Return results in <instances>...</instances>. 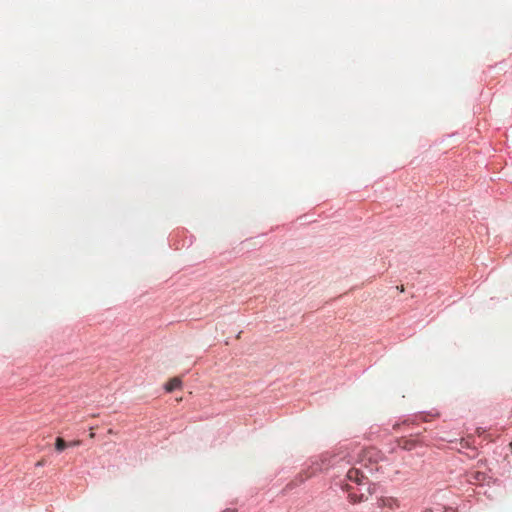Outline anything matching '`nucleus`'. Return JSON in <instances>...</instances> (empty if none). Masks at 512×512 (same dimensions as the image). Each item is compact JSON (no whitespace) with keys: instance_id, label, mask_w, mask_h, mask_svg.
I'll list each match as a JSON object with an SVG mask.
<instances>
[{"instance_id":"obj_1","label":"nucleus","mask_w":512,"mask_h":512,"mask_svg":"<svg viewBox=\"0 0 512 512\" xmlns=\"http://www.w3.org/2000/svg\"><path fill=\"white\" fill-rule=\"evenodd\" d=\"M359 467H352L348 470L346 477L350 482H354L358 485H364L368 483V474H372L373 471L377 470V465L371 463L367 465L360 462Z\"/></svg>"},{"instance_id":"obj_2","label":"nucleus","mask_w":512,"mask_h":512,"mask_svg":"<svg viewBox=\"0 0 512 512\" xmlns=\"http://www.w3.org/2000/svg\"><path fill=\"white\" fill-rule=\"evenodd\" d=\"M181 386H182L181 379L178 377H174L166 383L165 390L170 393V392L174 391L175 389L180 388Z\"/></svg>"},{"instance_id":"obj_3","label":"nucleus","mask_w":512,"mask_h":512,"mask_svg":"<svg viewBox=\"0 0 512 512\" xmlns=\"http://www.w3.org/2000/svg\"><path fill=\"white\" fill-rule=\"evenodd\" d=\"M417 444L415 439L403 438L399 441V446L405 450H412Z\"/></svg>"},{"instance_id":"obj_4","label":"nucleus","mask_w":512,"mask_h":512,"mask_svg":"<svg viewBox=\"0 0 512 512\" xmlns=\"http://www.w3.org/2000/svg\"><path fill=\"white\" fill-rule=\"evenodd\" d=\"M68 447V443L61 437H57L55 440V449L57 452H62Z\"/></svg>"},{"instance_id":"obj_5","label":"nucleus","mask_w":512,"mask_h":512,"mask_svg":"<svg viewBox=\"0 0 512 512\" xmlns=\"http://www.w3.org/2000/svg\"><path fill=\"white\" fill-rule=\"evenodd\" d=\"M382 505L387 506L390 509H394L396 507H399L398 501L394 498H385L382 499Z\"/></svg>"},{"instance_id":"obj_6","label":"nucleus","mask_w":512,"mask_h":512,"mask_svg":"<svg viewBox=\"0 0 512 512\" xmlns=\"http://www.w3.org/2000/svg\"><path fill=\"white\" fill-rule=\"evenodd\" d=\"M311 476H312V474H306L305 476H303V474L301 473L297 476L296 481H298V484H301V483L305 482ZM295 485H297V483Z\"/></svg>"},{"instance_id":"obj_7","label":"nucleus","mask_w":512,"mask_h":512,"mask_svg":"<svg viewBox=\"0 0 512 512\" xmlns=\"http://www.w3.org/2000/svg\"><path fill=\"white\" fill-rule=\"evenodd\" d=\"M349 498L353 503L361 502L363 500V495L358 497L356 494L349 493Z\"/></svg>"},{"instance_id":"obj_8","label":"nucleus","mask_w":512,"mask_h":512,"mask_svg":"<svg viewBox=\"0 0 512 512\" xmlns=\"http://www.w3.org/2000/svg\"><path fill=\"white\" fill-rule=\"evenodd\" d=\"M485 478V475L483 473H480V472H475L473 474V479L475 481H480V480H483Z\"/></svg>"},{"instance_id":"obj_9","label":"nucleus","mask_w":512,"mask_h":512,"mask_svg":"<svg viewBox=\"0 0 512 512\" xmlns=\"http://www.w3.org/2000/svg\"><path fill=\"white\" fill-rule=\"evenodd\" d=\"M79 445H81L80 440H73L70 443H68V446H71V447H75V446H79Z\"/></svg>"},{"instance_id":"obj_10","label":"nucleus","mask_w":512,"mask_h":512,"mask_svg":"<svg viewBox=\"0 0 512 512\" xmlns=\"http://www.w3.org/2000/svg\"><path fill=\"white\" fill-rule=\"evenodd\" d=\"M44 465V460H39L37 463H36V466L37 467H40V466H43Z\"/></svg>"},{"instance_id":"obj_11","label":"nucleus","mask_w":512,"mask_h":512,"mask_svg":"<svg viewBox=\"0 0 512 512\" xmlns=\"http://www.w3.org/2000/svg\"><path fill=\"white\" fill-rule=\"evenodd\" d=\"M89 437H90V438H94V437H95V433L91 432V433L89 434Z\"/></svg>"},{"instance_id":"obj_12","label":"nucleus","mask_w":512,"mask_h":512,"mask_svg":"<svg viewBox=\"0 0 512 512\" xmlns=\"http://www.w3.org/2000/svg\"><path fill=\"white\" fill-rule=\"evenodd\" d=\"M108 433H109V434H114V432H113V430H112V429H109V430H108Z\"/></svg>"},{"instance_id":"obj_13","label":"nucleus","mask_w":512,"mask_h":512,"mask_svg":"<svg viewBox=\"0 0 512 512\" xmlns=\"http://www.w3.org/2000/svg\"><path fill=\"white\" fill-rule=\"evenodd\" d=\"M291 486H293V482H291V483H289V484L287 485V487H288V488H290Z\"/></svg>"}]
</instances>
